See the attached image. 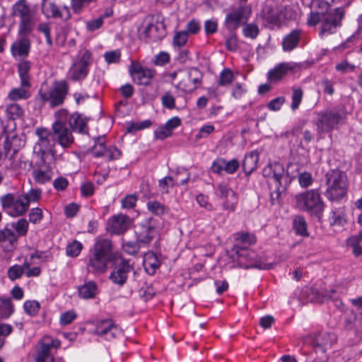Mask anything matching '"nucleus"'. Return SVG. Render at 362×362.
Returning a JSON list of instances; mask_svg holds the SVG:
<instances>
[{
	"label": "nucleus",
	"instance_id": "obj_1",
	"mask_svg": "<svg viewBox=\"0 0 362 362\" xmlns=\"http://www.w3.org/2000/svg\"><path fill=\"white\" fill-rule=\"evenodd\" d=\"M297 207L320 219L325 208L319 189H310L295 197Z\"/></svg>",
	"mask_w": 362,
	"mask_h": 362
},
{
	"label": "nucleus",
	"instance_id": "obj_2",
	"mask_svg": "<svg viewBox=\"0 0 362 362\" xmlns=\"http://www.w3.org/2000/svg\"><path fill=\"white\" fill-rule=\"evenodd\" d=\"M321 22L320 35H331L337 30L339 22V8H334V12L322 13L320 11H313L308 18L309 25H315Z\"/></svg>",
	"mask_w": 362,
	"mask_h": 362
},
{
	"label": "nucleus",
	"instance_id": "obj_3",
	"mask_svg": "<svg viewBox=\"0 0 362 362\" xmlns=\"http://www.w3.org/2000/svg\"><path fill=\"white\" fill-rule=\"evenodd\" d=\"M68 90L69 86L64 81H55L49 88L42 86L37 100H40L43 104L48 103L51 107H55L64 103Z\"/></svg>",
	"mask_w": 362,
	"mask_h": 362
},
{
	"label": "nucleus",
	"instance_id": "obj_4",
	"mask_svg": "<svg viewBox=\"0 0 362 362\" xmlns=\"http://www.w3.org/2000/svg\"><path fill=\"white\" fill-rule=\"evenodd\" d=\"M12 16L19 19L18 34L27 36L34 29V14L26 0H18L12 6Z\"/></svg>",
	"mask_w": 362,
	"mask_h": 362
},
{
	"label": "nucleus",
	"instance_id": "obj_5",
	"mask_svg": "<svg viewBox=\"0 0 362 362\" xmlns=\"http://www.w3.org/2000/svg\"><path fill=\"white\" fill-rule=\"evenodd\" d=\"M35 134L38 140L34 146V151L40 156L43 162L47 155H51L55 159L56 151L54 149L55 146V137L47 129L37 128Z\"/></svg>",
	"mask_w": 362,
	"mask_h": 362
},
{
	"label": "nucleus",
	"instance_id": "obj_6",
	"mask_svg": "<svg viewBox=\"0 0 362 362\" xmlns=\"http://www.w3.org/2000/svg\"><path fill=\"white\" fill-rule=\"evenodd\" d=\"M24 199L25 198L21 194L8 193L0 197V203L6 214L17 217L23 215L28 211Z\"/></svg>",
	"mask_w": 362,
	"mask_h": 362
},
{
	"label": "nucleus",
	"instance_id": "obj_7",
	"mask_svg": "<svg viewBox=\"0 0 362 362\" xmlns=\"http://www.w3.org/2000/svg\"><path fill=\"white\" fill-rule=\"evenodd\" d=\"M165 35L164 25L157 19L151 18L144 21V30L140 33V37L146 42H157Z\"/></svg>",
	"mask_w": 362,
	"mask_h": 362
},
{
	"label": "nucleus",
	"instance_id": "obj_8",
	"mask_svg": "<svg viewBox=\"0 0 362 362\" xmlns=\"http://www.w3.org/2000/svg\"><path fill=\"white\" fill-rule=\"evenodd\" d=\"M232 251L236 255L239 264L246 269L255 267L260 269H269L271 268L269 264L257 263L255 260L257 257L255 252L248 248H240L238 245H234Z\"/></svg>",
	"mask_w": 362,
	"mask_h": 362
},
{
	"label": "nucleus",
	"instance_id": "obj_9",
	"mask_svg": "<svg viewBox=\"0 0 362 362\" xmlns=\"http://www.w3.org/2000/svg\"><path fill=\"white\" fill-rule=\"evenodd\" d=\"M132 271L134 279L136 280L139 273L134 271V267L129 260L122 259L119 263L115 264L110 273V279L114 284L122 286L127 281L128 274Z\"/></svg>",
	"mask_w": 362,
	"mask_h": 362
},
{
	"label": "nucleus",
	"instance_id": "obj_10",
	"mask_svg": "<svg viewBox=\"0 0 362 362\" xmlns=\"http://www.w3.org/2000/svg\"><path fill=\"white\" fill-rule=\"evenodd\" d=\"M91 64V53L86 50L81 58L74 62L69 71V78L73 81L84 79L88 74V66Z\"/></svg>",
	"mask_w": 362,
	"mask_h": 362
},
{
	"label": "nucleus",
	"instance_id": "obj_11",
	"mask_svg": "<svg viewBox=\"0 0 362 362\" xmlns=\"http://www.w3.org/2000/svg\"><path fill=\"white\" fill-rule=\"evenodd\" d=\"M316 121L318 132H325L335 128L339 121V112L337 110H327L325 112L318 113Z\"/></svg>",
	"mask_w": 362,
	"mask_h": 362
},
{
	"label": "nucleus",
	"instance_id": "obj_12",
	"mask_svg": "<svg viewBox=\"0 0 362 362\" xmlns=\"http://www.w3.org/2000/svg\"><path fill=\"white\" fill-rule=\"evenodd\" d=\"M60 341L49 337H44L40 342V346L35 357L36 362H64L61 358L54 360L49 355L50 349L53 347L58 348Z\"/></svg>",
	"mask_w": 362,
	"mask_h": 362
},
{
	"label": "nucleus",
	"instance_id": "obj_13",
	"mask_svg": "<svg viewBox=\"0 0 362 362\" xmlns=\"http://www.w3.org/2000/svg\"><path fill=\"white\" fill-rule=\"evenodd\" d=\"M326 197L331 202L339 200V170L337 168L328 171L326 175Z\"/></svg>",
	"mask_w": 362,
	"mask_h": 362
},
{
	"label": "nucleus",
	"instance_id": "obj_14",
	"mask_svg": "<svg viewBox=\"0 0 362 362\" xmlns=\"http://www.w3.org/2000/svg\"><path fill=\"white\" fill-rule=\"evenodd\" d=\"M42 11L47 18H59L64 21L71 18L70 9L68 6L59 8L55 3L48 0H42Z\"/></svg>",
	"mask_w": 362,
	"mask_h": 362
},
{
	"label": "nucleus",
	"instance_id": "obj_15",
	"mask_svg": "<svg viewBox=\"0 0 362 362\" xmlns=\"http://www.w3.org/2000/svg\"><path fill=\"white\" fill-rule=\"evenodd\" d=\"M133 221L128 216L119 214L111 216L107 221L108 230L115 235L124 234L129 230Z\"/></svg>",
	"mask_w": 362,
	"mask_h": 362
},
{
	"label": "nucleus",
	"instance_id": "obj_16",
	"mask_svg": "<svg viewBox=\"0 0 362 362\" xmlns=\"http://www.w3.org/2000/svg\"><path fill=\"white\" fill-rule=\"evenodd\" d=\"M262 174L264 177H268L269 186L288 180V176L286 175L283 165L279 163L269 164L263 168Z\"/></svg>",
	"mask_w": 362,
	"mask_h": 362
},
{
	"label": "nucleus",
	"instance_id": "obj_17",
	"mask_svg": "<svg viewBox=\"0 0 362 362\" xmlns=\"http://www.w3.org/2000/svg\"><path fill=\"white\" fill-rule=\"evenodd\" d=\"M53 135L58 144L63 148H69L74 139L70 129L61 121H56L52 124Z\"/></svg>",
	"mask_w": 362,
	"mask_h": 362
},
{
	"label": "nucleus",
	"instance_id": "obj_18",
	"mask_svg": "<svg viewBox=\"0 0 362 362\" xmlns=\"http://www.w3.org/2000/svg\"><path fill=\"white\" fill-rule=\"evenodd\" d=\"M129 73L133 80L139 85L142 86H148L156 75L154 69H148L139 64H132L129 67Z\"/></svg>",
	"mask_w": 362,
	"mask_h": 362
},
{
	"label": "nucleus",
	"instance_id": "obj_19",
	"mask_svg": "<svg viewBox=\"0 0 362 362\" xmlns=\"http://www.w3.org/2000/svg\"><path fill=\"white\" fill-rule=\"evenodd\" d=\"M110 261L91 251L87 263V269L88 272L94 274H103L107 271V264Z\"/></svg>",
	"mask_w": 362,
	"mask_h": 362
},
{
	"label": "nucleus",
	"instance_id": "obj_20",
	"mask_svg": "<svg viewBox=\"0 0 362 362\" xmlns=\"http://www.w3.org/2000/svg\"><path fill=\"white\" fill-rule=\"evenodd\" d=\"M247 11L245 7L240 6L228 13L225 19L226 28L232 32L236 30L240 25L242 21L244 19L247 21L248 18V16L246 15Z\"/></svg>",
	"mask_w": 362,
	"mask_h": 362
},
{
	"label": "nucleus",
	"instance_id": "obj_21",
	"mask_svg": "<svg viewBox=\"0 0 362 362\" xmlns=\"http://www.w3.org/2000/svg\"><path fill=\"white\" fill-rule=\"evenodd\" d=\"M296 66L297 64L293 62L280 63L269 71L267 74L268 79L271 81H279Z\"/></svg>",
	"mask_w": 362,
	"mask_h": 362
},
{
	"label": "nucleus",
	"instance_id": "obj_22",
	"mask_svg": "<svg viewBox=\"0 0 362 362\" xmlns=\"http://www.w3.org/2000/svg\"><path fill=\"white\" fill-rule=\"evenodd\" d=\"M91 251L111 260L112 257V241L107 238L98 237L96 238Z\"/></svg>",
	"mask_w": 362,
	"mask_h": 362
},
{
	"label": "nucleus",
	"instance_id": "obj_23",
	"mask_svg": "<svg viewBox=\"0 0 362 362\" xmlns=\"http://www.w3.org/2000/svg\"><path fill=\"white\" fill-rule=\"evenodd\" d=\"M156 233L155 228L148 223H141L136 231V239L142 247L149 244L153 239Z\"/></svg>",
	"mask_w": 362,
	"mask_h": 362
},
{
	"label": "nucleus",
	"instance_id": "obj_24",
	"mask_svg": "<svg viewBox=\"0 0 362 362\" xmlns=\"http://www.w3.org/2000/svg\"><path fill=\"white\" fill-rule=\"evenodd\" d=\"M186 177L183 179H180L178 175L175 177L167 176L159 180L158 185L163 194H168L169 188L175 185H183L189 180V174L187 171L184 170Z\"/></svg>",
	"mask_w": 362,
	"mask_h": 362
},
{
	"label": "nucleus",
	"instance_id": "obj_25",
	"mask_svg": "<svg viewBox=\"0 0 362 362\" xmlns=\"http://www.w3.org/2000/svg\"><path fill=\"white\" fill-rule=\"evenodd\" d=\"M187 78L189 81L193 83L192 86L180 82L177 86L182 88L185 91H192L197 88L202 83V74L197 68H190L187 72Z\"/></svg>",
	"mask_w": 362,
	"mask_h": 362
},
{
	"label": "nucleus",
	"instance_id": "obj_26",
	"mask_svg": "<svg viewBox=\"0 0 362 362\" xmlns=\"http://www.w3.org/2000/svg\"><path fill=\"white\" fill-rule=\"evenodd\" d=\"M88 118H83L81 115L78 112L73 113L69 118V125L73 131L77 132L80 134H87Z\"/></svg>",
	"mask_w": 362,
	"mask_h": 362
},
{
	"label": "nucleus",
	"instance_id": "obj_27",
	"mask_svg": "<svg viewBox=\"0 0 362 362\" xmlns=\"http://www.w3.org/2000/svg\"><path fill=\"white\" fill-rule=\"evenodd\" d=\"M301 35L300 30H293L289 34L286 35L282 40V47L284 51L290 52L298 45Z\"/></svg>",
	"mask_w": 362,
	"mask_h": 362
},
{
	"label": "nucleus",
	"instance_id": "obj_28",
	"mask_svg": "<svg viewBox=\"0 0 362 362\" xmlns=\"http://www.w3.org/2000/svg\"><path fill=\"white\" fill-rule=\"evenodd\" d=\"M143 264L146 272L151 275L155 274L160 266L158 257L153 252H148L144 255Z\"/></svg>",
	"mask_w": 362,
	"mask_h": 362
},
{
	"label": "nucleus",
	"instance_id": "obj_29",
	"mask_svg": "<svg viewBox=\"0 0 362 362\" xmlns=\"http://www.w3.org/2000/svg\"><path fill=\"white\" fill-rule=\"evenodd\" d=\"M313 294L316 295V298H312V300H315L317 303H323L327 300L337 301L339 298L338 288H331L330 290L317 291L313 290Z\"/></svg>",
	"mask_w": 362,
	"mask_h": 362
},
{
	"label": "nucleus",
	"instance_id": "obj_30",
	"mask_svg": "<svg viewBox=\"0 0 362 362\" xmlns=\"http://www.w3.org/2000/svg\"><path fill=\"white\" fill-rule=\"evenodd\" d=\"M264 20L272 25H278L284 19V16L280 8H267L264 11Z\"/></svg>",
	"mask_w": 362,
	"mask_h": 362
},
{
	"label": "nucleus",
	"instance_id": "obj_31",
	"mask_svg": "<svg viewBox=\"0 0 362 362\" xmlns=\"http://www.w3.org/2000/svg\"><path fill=\"white\" fill-rule=\"evenodd\" d=\"M23 37L18 41L14 42L11 46V52L13 55L27 56L30 48V42L25 37Z\"/></svg>",
	"mask_w": 362,
	"mask_h": 362
},
{
	"label": "nucleus",
	"instance_id": "obj_32",
	"mask_svg": "<svg viewBox=\"0 0 362 362\" xmlns=\"http://www.w3.org/2000/svg\"><path fill=\"white\" fill-rule=\"evenodd\" d=\"M258 159V153L255 151H252L245 156L242 167L247 175H250L256 169Z\"/></svg>",
	"mask_w": 362,
	"mask_h": 362
},
{
	"label": "nucleus",
	"instance_id": "obj_33",
	"mask_svg": "<svg viewBox=\"0 0 362 362\" xmlns=\"http://www.w3.org/2000/svg\"><path fill=\"white\" fill-rule=\"evenodd\" d=\"M288 184V180L286 181H281L280 183H274L270 188V202L274 205L279 202L281 194L284 192Z\"/></svg>",
	"mask_w": 362,
	"mask_h": 362
},
{
	"label": "nucleus",
	"instance_id": "obj_34",
	"mask_svg": "<svg viewBox=\"0 0 362 362\" xmlns=\"http://www.w3.org/2000/svg\"><path fill=\"white\" fill-rule=\"evenodd\" d=\"M97 284L93 281L86 282L78 288V295L80 298L83 299H91L95 298L97 294Z\"/></svg>",
	"mask_w": 362,
	"mask_h": 362
},
{
	"label": "nucleus",
	"instance_id": "obj_35",
	"mask_svg": "<svg viewBox=\"0 0 362 362\" xmlns=\"http://www.w3.org/2000/svg\"><path fill=\"white\" fill-rule=\"evenodd\" d=\"M30 63L28 61H23L19 63L18 66V72L21 78V84L23 87H30Z\"/></svg>",
	"mask_w": 362,
	"mask_h": 362
},
{
	"label": "nucleus",
	"instance_id": "obj_36",
	"mask_svg": "<svg viewBox=\"0 0 362 362\" xmlns=\"http://www.w3.org/2000/svg\"><path fill=\"white\" fill-rule=\"evenodd\" d=\"M33 175L35 182L39 184H45L52 178V171L46 165L34 169Z\"/></svg>",
	"mask_w": 362,
	"mask_h": 362
},
{
	"label": "nucleus",
	"instance_id": "obj_37",
	"mask_svg": "<svg viewBox=\"0 0 362 362\" xmlns=\"http://www.w3.org/2000/svg\"><path fill=\"white\" fill-rule=\"evenodd\" d=\"M14 312V306L11 298L0 297V318L7 319Z\"/></svg>",
	"mask_w": 362,
	"mask_h": 362
},
{
	"label": "nucleus",
	"instance_id": "obj_38",
	"mask_svg": "<svg viewBox=\"0 0 362 362\" xmlns=\"http://www.w3.org/2000/svg\"><path fill=\"white\" fill-rule=\"evenodd\" d=\"M4 113L7 119L13 122L21 117L23 114V110L18 104L11 103L6 106Z\"/></svg>",
	"mask_w": 362,
	"mask_h": 362
},
{
	"label": "nucleus",
	"instance_id": "obj_39",
	"mask_svg": "<svg viewBox=\"0 0 362 362\" xmlns=\"http://www.w3.org/2000/svg\"><path fill=\"white\" fill-rule=\"evenodd\" d=\"M362 241V230L358 235L351 236L347 239V245L352 248V252L356 257L362 255V246L360 243Z\"/></svg>",
	"mask_w": 362,
	"mask_h": 362
},
{
	"label": "nucleus",
	"instance_id": "obj_40",
	"mask_svg": "<svg viewBox=\"0 0 362 362\" xmlns=\"http://www.w3.org/2000/svg\"><path fill=\"white\" fill-rule=\"evenodd\" d=\"M146 207L151 214L157 216H162L168 212V208L158 201H148Z\"/></svg>",
	"mask_w": 362,
	"mask_h": 362
},
{
	"label": "nucleus",
	"instance_id": "obj_41",
	"mask_svg": "<svg viewBox=\"0 0 362 362\" xmlns=\"http://www.w3.org/2000/svg\"><path fill=\"white\" fill-rule=\"evenodd\" d=\"M255 240L256 239L254 235L247 233H238L234 245H238L240 248H248Z\"/></svg>",
	"mask_w": 362,
	"mask_h": 362
},
{
	"label": "nucleus",
	"instance_id": "obj_42",
	"mask_svg": "<svg viewBox=\"0 0 362 362\" xmlns=\"http://www.w3.org/2000/svg\"><path fill=\"white\" fill-rule=\"evenodd\" d=\"M30 267V264L28 262H24L22 265L15 264L8 269V276L11 280H16L21 277L25 274L26 268Z\"/></svg>",
	"mask_w": 362,
	"mask_h": 362
},
{
	"label": "nucleus",
	"instance_id": "obj_43",
	"mask_svg": "<svg viewBox=\"0 0 362 362\" xmlns=\"http://www.w3.org/2000/svg\"><path fill=\"white\" fill-rule=\"evenodd\" d=\"M293 227L297 234L308 236L307 223L302 216H296L293 219Z\"/></svg>",
	"mask_w": 362,
	"mask_h": 362
},
{
	"label": "nucleus",
	"instance_id": "obj_44",
	"mask_svg": "<svg viewBox=\"0 0 362 362\" xmlns=\"http://www.w3.org/2000/svg\"><path fill=\"white\" fill-rule=\"evenodd\" d=\"M115 324L112 322L111 320H103L98 321L95 325L94 334L105 337V336L108 335L109 330Z\"/></svg>",
	"mask_w": 362,
	"mask_h": 362
},
{
	"label": "nucleus",
	"instance_id": "obj_45",
	"mask_svg": "<svg viewBox=\"0 0 362 362\" xmlns=\"http://www.w3.org/2000/svg\"><path fill=\"white\" fill-rule=\"evenodd\" d=\"M25 199L26 208L28 210L30 203L37 202L42 196V190L40 189H31L27 193L21 194Z\"/></svg>",
	"mask_w": 362,
	"mask_h": 362
},
{
	"label": "nucleus",
	"instance_id": "obj_46",
	"mask_svg": "<svg viewBox=\"0 0 362 362\" xmlns=\"http://www.w3.org/2000/svg\"><path fill=\"white\" fill-rule=\"evenodd\" d=\"M121 155V152L115 147L107 148L105 151H95L96 157L105 156L109 160L118 159Z\"/></svg>",
	"mask_w": 362,
	"mask_h": 362
},
{
	"label": "nucleus",
	"instance_id": "obj_47",
	"mask_svg": "<svg viewBox=\"0 0 362 362\" xmlns=\"http://www.w3.org/2000/svg\"><path fill=\"white\" fill-rule=\"evenodd\" d=\"M238 198L237 194H232L228 197L225 198V202L222 204L223 209L233 212L235 210Z\"/></svg>",
	"mask_w": 362,
	"mask_h": 362
},
{
	"label": "nucleus",
	"instance_id": "obj_48",
	"mask_svg": "<svg viewBox=\"0 0 362 362\" xmlns=\"http://www.w3.org/2000/svg\"><path fill=\"white\" fill-rule=\"evenodd\" d=\"M141 247L137 240L136 241H128L122 245L123 250L131 255L137 254Z\"/></svg>",
	"mask_w": 362,
	"mask_h": 362
},
{
	"label": "nucleus",
	"instance_id": "obj_49",
	"mask_svg": "<svg viewBox=\"0 0 362 362\" xmlns=\"http://www.w3.org/2000/svg\"><path fill=\"white\" fill-rule=\"evenodd\" d=\"M189 38L187 31L181 30L175 33L173 37V45L181 47L185 45Z\"/></svg>",
	"mask_w": 362,
	"mask_h": 362
},
{
	"label": "nucleus",
	"instance_id": "obj_50",
	"mask_svg": "<svg viewBox=\"0 0 362 362\" xmlns=\"http://www.w3.org/2000/svg\"><path fill=\"white\" fill-rule=\"evenodd\" d=\"M83 245L81 243L77 240L73 241L71 243L67 245L66 252L67 255L70 257H76L78 256L81 250H82Z\"/></svg>",
	"mask_w": 362,
	"mask_h": 362
},
{
	"label": "nucleus",
	"instance_id": "obj_51",
	"mask_svg": "<svg viewBox=\"0 0 362 362\" xmlns=\"http://www.w3.org/2000/svg\"><path fill=\"white\" fill-rule=\"evenodd\" d=\"M233 80V72L229 69H225L220 74L218 85L221 86L229 85Z\"/></svg>",
	"mask_w": 362,
	"mask_h": 362
},
{
	"label": "nucleus",
	"instance_id": "obj_52",
	"mask_svg": "<svg viewBox=\"0 0 362 362\" xmlns=\"http://www.w3.org/2000/svg\"><path fill=\"white\" fill-rule=\"evenodd\" d=\"M311 8L313 11H320L322 13H327L330 8L329 2L325 0H313Z\"/></svg>",
	"mask_w": 362,
	"mask_h": 362
},
{
	"label": "nucleus",
	"instance_id": "obj_53",
	"mask_svg": "<svg viewBox=\"0 0 362 362\" xmlns=\"http://www.w3.org/2000/svg\"><path fill=\"white\" fill-rule=\"evenodd\" d=\"M13 227L18 235H25L28 229V222L25 218H21L16 223H13Z\"/></svg>",
	"mask_w": 362,
	"mask_h": 362
},
{
	"label": "nucleus",
	"instance_id": "obj_54",
	"mask_svg": "<svg viewBox=\"0 0 362 362\" xmlns=\"http://www.w3.org/2000/svg\"><path fill=\"white\" fill-rule=\"evenodd\" d=\"M8 98L11 100H18L19 99H23L28 98V93L27 91L23 88V86L21 88H16L11 90L8 94Z\"/></svg>",
	"mask_w": 362,
	"mask_h": 362
},
{
	"label": "nucleus",
	"instance_id": "obj_55",
	"mask_svg": "<svg viewBox=\"0 0 362 362\" xmlns=\"http://www.w3.org/2000/svg\"><path fill=\"white\" fill-rule=\"evenodd\" d=\"M303 90L301 88H293L292 94V103L291 107L293 110L298 108L303 98Z\"/></svg>",
	"mask_w": 362,
	"mask_h": 362
},
{
	"label": "nucleus",
	"instance_id": "obj_56",
	"mask_svg": "<svg viewBox=\"0 0 362 362\" xmlns=\"http://www.w3.org/2000/svg\"><path fill=\"white\" fill-rule=\"evenodd\" d=\"M313 182V175L308 172H303L298 175V182L301 187L308 188Z\"/></svg>",
	"mask_w": 362,
	"mask_h": 362
},
{
	"label": "nucleus",
	"instance_id": "obj_57",
	"mask_svg": "<svg viewBox=\"0 0 362 362\" xmlns=\"http://www.w3.org/2000/svg\"><path fill=\"white\" fill-rule=\"evenodd\" d=\"M161 103L163 107L172 110L175 107V98L170 93L165 92L161 98Z\"/></svg>",
	"mask_w": 362,
	"mask_h": 362
},
{
	"label": "nucleus",
	"instance_id": "obj_58",
	"mask_svg": "<svg viewBox=\"0 0 362 362\" xmlns=\"http://www.w3.org/2000/svg\"><path fill=\"white\" fill-rule=\"evenodd\" d=\"M26 313L30 315H35L40 309V303L36 300H28L23 305Z\"/></svg>",
	"mask_w": 362,
	"mask_h": 362
},
{
	"label": "nucleus",
	"instance_id": "obj_59",
	"mask_svg": "<svg viewBox=\"0 0 362 362\" xmlns=\"http://www.w3.org/2000/svg\"><path fill=\"white\" fill-rule=\"evenodd\" d=\"M121 52L119 49L106 52L104 54L105 60L107 64L118 63L120 60Z\"/></svg>",
	"mask_w": 362,
	"mask_h": 362
},
{
	"label": "nucleus",
	"instance_id": "obj_60",
	"mask_svg": "<svg viewBox=\"0 0 362 362\" xmlns=\"http://www.w3.org/2000/svg\"><path fill=\"white\" fill-rule=\"evenodd\" d=\"M259 28L257 25L250 23L247 24L243 28V34L246 37H250L252 39H255L257 37L259 34Z\"/></svg>",
	"mask_w": 362,
	"mask_h": 362
},
{
	"label": "nucleus",
	"instance_id": "obj_61",
	"mask_svg": "<svg viewBox=\"0 0 362 362\" xmlns=\"http://www.w3.org/2000/svg\"><path fill=\"white\" fill-rule=\"evenodd\" d=\"M232 194L235 192L230 188L226 183H221L218 185V197L221 199H225L228 197Z\"/></svg>",
	"mask_w": 362,
	"mask_h": 362
},
{
	"label": "nucleus",
	"instance_id": "obj_62",
	"mask_svg": "<svg viewBox=\"0 0 362 362\" xmlns=\"http://www.w3.org/2000/svg\"><path fill=\"white\" fill-rule=\"evenodd\" d=\"M42 217V211L40 208H33L29 213V221L34 224L40 223Z\"/></svg>",
	"mask_w": 362,
	"mask_h": 362
},
{
	"label": "nucleus",
	"instance_id": "obj_63",
	"mask_svg": "<svg viewBox=\"0 0 362 362\" xmlns=\"http://www.w3.org/2000/svg\"><path fill=\"white\" fill-rule=\"evenodd\" d=\"M240 164L237 159L234 158L229 161L224 160V170L228 174L234 173L239 168Z\"/></svg>",
	"mask_w": 362,
	"mask_h": 362
},
{
	"label": "nucleus",
	"instance_id": "obj_64",
	"mask_svg": "<svg viewBox=\"0 0 362 362\" xmlns=\"http://www.w3.org/2000/svg\"><path fill=\"white\" fill-rule=\"evenodd\" d=\"M170 61V55L165 52H160L155 56L153 64L156 66H163Z\"/></svg>",
	"mask_w": 362,
	"mask_h": 362
}]
</instances>
